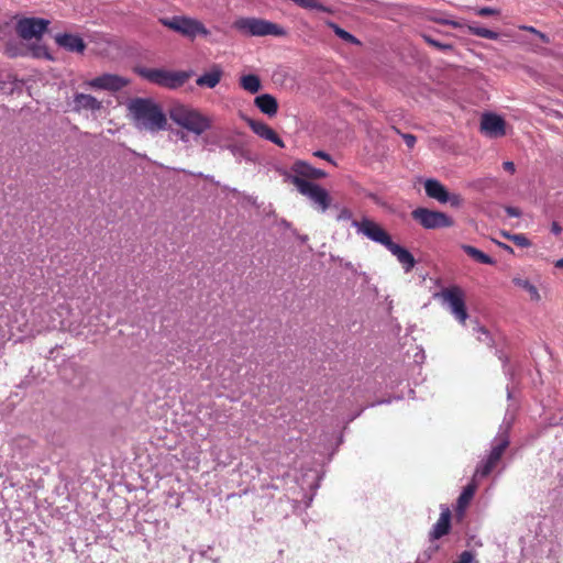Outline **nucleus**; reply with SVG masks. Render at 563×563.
I'll return each mask as SVG.
<instances>
[{
  "label": "nucleus",
  "mask_w": 563,
  "mask_h": 563,
  "mask_svg": "<svg viewBox=\"0 0 563 563\" xmlns=\"http://www.w3.org/2000/svg\"><path fill=\"white\" fill-rule=\"evenodd\" d=\"M170 120L178 126L199 136L213 125L211 117L200 110L183 103H175L168 110Z\"/></svg>",
  "instance_id": "nucleus-2"
},
{
  "label": "nucleus",
  "mask_w": 563,
  "mask_h": 563,
  "mask_svg": "<svg viewBox=\"0 0 563 563\" xmlns=\"http://www.w3.org/2000/svg\"><path fill=\"white\" fill-rule=\"evenodd\" d=\"M451 528V510L446 506H441V515L433 529L430 532V538L433 540L440 539L448 534Z\"/></svg>",
  "instance_id": "nucleus-19"
},
{
  "label": "nucleus",
  "mask_w": 563,
  "mask_h": 563,
  "mask_svg": "<svg viewBox=\"0 0 563 563\" xmlns=\"http://www.w3.org/2000/svg\"><path fill=\"white\" fill-rule=\"evenodd\" d=\"M503 167L505 170H507L511 174H514L516 172V166H515L514 162H511V161L504 162Z\"/></svg>",
  "instance_id": "nucleus-43"
},
{
  "label": "nucleus",
  "mask_w": 563,
  "mask_h": 563,
  "mask_svg": "<svg viewBox=\"0 0 563 563\" xmlns=\"http://www.w3.org/2000/svg\"><path fill=\"white\" fill-rule=\"evenodd\" d=\"M292 174H286V179L289 177H299L306 180L309 179H322L327 177V173L322 169L316 168L305 161H296L291 165Z\"/></svg>",
  "instance_id": "nucleus-15"
},
{
  "label": "nucleus",
  "mask_w": 563,
  "mask_h": 563,
  "mask_svg": "<svg viewBox=\"0 0 563 563\" xmlns=\"http://www.w3.org/2000/svg\"><path fill=\"white\" fill-rule=\"evenodd\" d=\"M130 84V80L117 74L104 73L88 81L86 86L96 90L118 92Z\"/></svg>",
  "instance_id": "nucleus-12"
},
{
  "label": "nucleus",
  "mask_w": 563,
  "mask_h": 563,
  "mask_svg": "<svg viewBox=\"0 0 563 563\" xmlns=\"http://www.w3.org/2000/svg\"><path fill=\"white\" fill-rule=\"evenodd\" d=\"M501 235H503L505 239L509 240V241H511V238H514V234H512V233H509V232H506V231H503V232H501Z\"/></svg>",
  "instance_id": "nucleus-49"
},
{
  "label": "nucleus",
  "mask_w": 563,
  "mask_h": 563,
  "mask_svg": "<svg viewBox=\"0 0 563 563\" xmlns=\"http://www.w3.org/2000/svg\"><path fill=\"white\" fill-rule=\"evenodd\" d=\"M223 69L219 64H213L208 71L203 73L196 79L198 87L214 88L219 85L223 77Z\"/></svg>",
  "instance_id": "nucleus-18"
},
{
  "label": "nucleus",
  "mask_w": 563,
  "mask_h": 563,
  "mask_svg": "<svg viewBox=\"0 0 563 563\" xmlns=\"http://www.w3.org/2000/svg\"><path fill=\"white\" fill-rule=\"evenodd\" d=\"M476 330L479 333V335L477 338L478 341L484 342V343H486L487 345L490 346L492 343H493V340L490 338L489 332L484 327H477Z\"/></svg>",
  "instance_id": "nucleus-34"
},
{
  "label": "nucleus",
  "mask_w": 563,
  "mask_h": 563,
  "mask_svg": "<svg viewBox=\"0 0 563 563\" xmlns=\"http://www.w3.org/2000/svg\"><path fill=\"white\" fill-rule=\"evenodd\" d=\"M479 16H488L499 14V11L489 7L481 8L476 11Z\"/></svg>",
  "instance_id": "nucleus-35"
},
{
  "label": "nucleus",
  "mask_w": 563,
  "mask_h": 563,
  "mask_svg": "<svg viewBox=\"0 0 563 563\" xmlns=\"http://www.w3.org/2000/svg\"><path fill=\"white\" fill-rule=\"evenodd\" d=\"M101 109L102 102L92 95L76 92L73 97V110L75 112H80L82 110L96 112L100 111Z\"/></svg>",
  "instance_id": "nucleus-17"
},
{
  "label": "nucleus",
  "mask_w": 563,
  "mask_h": 563,
  "mask_svg": "<svg viewBox=\"0 0 563 563\" xmlns=\"http://www.w3.org/2000/svg\"><path fill=\"white\" fill-rule=\"evenodd\" d=\"M511 242L520 247H529L531 245L530 240L522 233L514 234Z\"/></svg>",
  "instance_id": "nucleus-33"
},
{
  "label": "nucleus",
  "mask_w": 563,
  "mask_h": 563,
  "mask_svg": "<svg viewBox=\"0 0 563 563\" xmlns=\"http://www.w3.org/2000/svg\"><path fill=\"white\" fill-rule=\"evenodd\" d=\"M134 126L152 133L163 131L167 126V118L162 108L150 98H133L126 104Z\"/></svg>",
  "instance_id": "nucleus-1"
},
{
  "label": "nucleus",
  "mask_w": 563,
  "mask_h": 563,
  "mask_svg": "<svg viewBox=\"0 0 563 563\" xmlns=\"http://www.w3.org/2000/svg\"><path fill=\"white\" fill-rule=\"evenodd\" d=\"M512 283L516 286L525 289L529 294L531 300L537 301V302L541 300V296H540L537 287L534 285H532L528 279L515 277L512 279Z\"/></svg>",
  "instance_id": "nucleus-26"
},
{
  "label": "nucleus",
  "mask_w": 563,
  "mask_h": 563,
  "mask_svg": "<svg viewBox=\"0 0 563 563\" xmlns=\"http://www.w3.org/2000/svg\"><path fill=\"white\" fill-rule=\"evenodd\" d=\"M505 211L509 217L519 218L521 216L520 209L516 207L508 206L505 208Z\"/></svg>",
  "instance_id": "nucleus-41"
},
{
  "label": "nucleus",
  "mask_w": 563,
  "mask_h": 563,
  "mask_svg": "<svg viewBox=\"0 0 563 563\" xmlns=\"http://www.w3.org/2000/svg\"><path fill=\"white\" fill-rule=\"evenodd\" d=\"M411 217L427 230L450 228L453 225L452 218L446 213L422 207L415 209L411 212Z\"/></svg>",
  "instance_id": "nucleus-8"
},
{
  "label": "nucleus",
  "mask_w": 563,
  "mask_h": 563,
  "mask_svg": "<svg viewBox=\"0 0 563 563\" xmlns=\"http://www.w3.org/2000/svg\"><path fill=\"white\" fill-rule=\"evenodd\" d=\"M327 25L330 29H332L333 32L335 33V35L339 36L341 40H343V41H345L347 43H351V44H360V41L353 34H351L347 31L343 30L342 27H340L334 22L328 21Z\"/></svg>",
  "instance_id": "nucleus-27"
},
{
  "label": "nucleus",
  "mask_w": 563,
  "mask_h": 563,
  "mask_svg": "<svg viewBox=\"0 0 563 563\" xmlns=\"http://www.w3.org/2000/svg\"><path fill=\"white\" fill-rule=\"evenodd\" d=\"M54 40L59 47L70 53L84 54L87 48L84 38L78 34L57 33Z\"/></svg>",
  "instance_id": "nucleus-13"
},
{
  "label": "nucleus",
  "mask_w": 563,
  "mask_h": 563,
  "mask_svg": "<svg viewBox=\"0 0 563 563\" xmlns=\"http://www.w3.org/2000/svg\"><path fill=\"white\" fill-rule=\"evenodd\" d=\"M352 225L358 233L364 234L367 239L384 245L385 247L391 242L390 235L375 221L363 218L362 220H353Z\"/></svg>",
  "instance_id": "nucleus-11"
},
{
  "label": "nucleus",
  "mask_w": 563,
  "mask_h": 563,
  "mask_svg": "<svg viewBox=\"0 0 563 563\" xmlns=\"http://www.w3.org/2000/svg\"><path fill=\"white\" fill-rule=\"evenodd\" d=\"M474 555L471 551H464L460 555V560L456 563H472Z\"/></svg>",
  "instance_id": "nucleus-37"
},
{
  "label": "nucleus",
  "mask_w": 563,
  "mask_h": 563,
  "mask_svg": "<svg viewBox=\"0 0 563 563\" xmlns=\"http://www.w3.org/2000/svg\"><path fill=\"white\" fill-rule=\"evenodd\" d=\"M228 148L230 150L232 155L238 158H245L249 161L251 159L249 151H246L243 146H241L239 144H231L228 146Z\"/></svg>",
  "instance_id": "nucleus-31"
},
{
  "label": "nucleus",
  "mask_w": 563,
  "mask_h": 563,
  "mask_svg": "<svg viewBox=\"0 0 563 563\" xmlns=\"http://www.w3.org/2000/svg\"><path fill=\"white\" fill-rule=\"evenodd\" d=\"M158 22L190 41L197 36L208 37L210 35V31L200 20L188 15L163 16L158 19Z\"/></svg>",
  "instance_id": "nucleus-3"
},
{
  "label": "nucleus",
  "mask_w": 563,
  "mask_h": 563,
  "mask_svg": "<svg viewBox=\"0 0 563 563\" xmlns=\"http://www.w3.org/2000/svg\"><path fill=\"white\" fill-rule=\"evenodd\" d=\"M135 71L147 81L168 89L181 87L192 76V71H173L164 68L137 67Z\"/></svg>",
  "instance_id": "nucleus-4"
},
{
  "label": "nucleus",
  "mask_w": 563,
  "mask_h": 563,
  "mask_svg": "<svg viewBox=\"0 0 563 563\" xmlns=\"http://www.w3.org/2000/svg\"><path fill=\"white\" fill-rule=\"evenodd\" d=\"M234 27L250 36L287 35L283 26L260 18H240L234 22Z\"/></svg>",
  "instance_id": "nucleus-6"
},
{
  "label": "nucleus",
  "mask_w": 563,
  "mask_h": 563,
  "mask_svg": "<svg viewBox=\"0 0 563 563\" xmlns=\"http://www.w3.org/2000/svg\"><path fill=\"white\" fill-rule=\"evenodd\" d=\"M401 136L409 148H412L415 146L417 139L413 134L404 133L401 134Z\"/></svg>",
  "instance_id": "nucleus-38"
},
{
  "label": "nucleus",
  "mask_w": 563,
  "mask_h": 563,
  "mask_svg": "<svg viewBox=\"0 0 563 563\" xmlns=\"http://www.w3.org/2000/svg\"><path fill=\"white\" fill-rule=\"evenodd\" d=\"M289 181L297 190L308 198L311 205L320 212H325L331 206V196L327 189L320 185L299 177H289Z\"/></svg>",
  "instance_id": "nucleus-5"
},
{
  "label": "nucleus",
  "mask_w": 563,
  "mask_h": 563,
  "mask_svg": "<svg viewBox=\"0 0 563 563\" xmlns=\"http://www.w3.org/2000/svg\"><path fill=\"white\" fill-rule=\"evenodd\" d=\"M555 266L563 268V257L556 261Z\"/></svg>",
  "instance_id": "nucleus-50"
},
{
  "label": "nucleus",
  "mask_w": 563,
  "mask_h": 563,
  "mask_svg": "<svg viewBox=\"0 0 563 563\" xmlns=\"http://www.w3.org/2000/svg\"><path fill=\"white\" fill-rule=\"evenodd\" d=\"M241 87L250 93H256L260 91L262 85L261 79L256 75H245L240 78Z\"/></svg>",
  "instance_id": "nucleus-25"
},
{
  "label": "nucleus",
  "mask_w": 563,
  "mask_h": 563,
  "mask_svg": "<svg viewBox=\"0 0 563 563\" xmlns=\"http://www.w3.org/2000/svg\"><path fill=\"white\" fill-rule=\"evenodd\" d=\"M435 21L438 23L442 24V25H450V26H453L455 29L462 27V24L459 21L446 20V19H440V20H435Z\"/></svg>",
  "instance_id": "nucleus-40"
},
{
  "label": "nucleus",
  "mask_w": 563,
  "mask_h": 563,
  "mask_svg": "<svg viewBox=\"0 0 563 563\" xmlns=\"http://www.w3.org/2000/svg\"><path fill=\"white\" fill-rule=\"evenodd\" d=\"M245 121L256 135L264 140L271 141L279 147H285L284 141L268 124L262 121L253 120L251 118H245Z\"/></svg>",
  "instance_id": "nucleus-16"
},
{
  "label": "nucleus",
  "mask_w": 563,
  "mask_h": 563,
  "mask_svg": "<svg viewBox=\"0 0 563 563\" xmlns=\"http://www.w3.org/2000/svg\"><path fill=\"white\" fill-rule=\"evenodd\" d=\"M446 202H450L451 206L460 207L463 202V199L460 195L449 192V199L446 200Z\"/></svg>",
  "instance_id": "nucleus-36"
},
{
  "label": "nucleus",
  "mask_w": 563,
  "mask_h": 563,
  "mask_svg": "<svg viewBox=\"0 0 563 563\" xmlns=\"http://www.w3.org/2000/svg\"><path fill=\"white\" fill-rule=\"evenodd\" d=\"M424 190L428 197L438 200L441 203H446L449 199V191L437 179L429 178L424 181Z\"/></svg>",
  "instance_id": "nucleus-21"
},
{
  "label": "nucleus",
  "mask_w": 563,
  "mask_h": 563,
  "mask_svg": "<svg viewBox=\"0 0 563 563\" xmlns=\"http://www.w3.org/2000/svg\"><path fill=\"white\" fill-rule=\"evenodd\" d=\"M4 53L10 58H15L19 56H25L27 49L22 44H19L16 42H8L5 44Z\"/></svg>",
  "instance_id": "nucleus-29"
},
{
  "label": "nucleus",
  "mask_w": 563,
  "mask_h": 563,
  "mask_svg": "<svg viewBox=\"0 0 563 563\" xmlns=\"http://www.w3.org/2000/svg\"><path fill=\"white\" fill-rule=\"evenodd\" d=\"M476 490V485L471 483L467 486L464 487L463 492L457 498L456 504V517L462 518L464 516V511L468 504L471 503L472 498L474 497Z\"/></svg>",
  "instance_id": "nucleus-23"
},
{
  "label": "nucleus",
  "mask_w": 563,
  "mask_h": 563,
  "mask_svg": "<svg viewBox=\"0 0 563 563\" xmlns=\"http://www.w3.org/2000/svg\"><path fill=\"white\" fill-rule=\"evenodd\" d=\"M49 21L42 18H23L15 24L16 34L25 41H40L47 31Z\"/></svg>",
  "instance_id": "nucleus-10"
},
{
  "label": "nucleus",
  "mask_w": 563,
  "mask_h": 563,
  "mask_svg": "<svg viewBox=\"0 0 563 563\" xmlns=\"http://www.w3.org/2000/svg\"><path fill=\"white\" fill-rule=\"evenodd\" d=\"M481 130L490 137H499L506 134L505 120L494 113H485L481 120Z\"/></svg>",
  "instance_id": "nucleus-14"
},
{
  "label": "nucleus",
  "mask_w": 563,
  "mask_h": 563,
  "mask_svg": "<svg viewBox=\"0 0 563 563\" xmlns=\"http://www.w3.org/2000/svg\"><path fill=\"white\" fill-rule=\"evenodd\" d=\"M26 49L30 51L32 56L35 58H44L47 60H54L53 56L48 52V48L43 44L34 43V44L30 45Z\"/></svg>",
  "instance_id": "nucleus-28"
},
{
  "label": "nucleus",
  "mask_w": 563,
  "mask_h": 563,
  "mask_svg": "<svg viewBox=\"0 0 563 563\" xmlns=\"http://www.w3.org/2000/svg\"><path fill=\"white\" fill-rule=\"evenodd\" d=\"M462 250L470 257H472L474 261H476L478 263L486 264V265H494L496 263L495 260L492 258L489 255L485 254L484 252H482L481 250H478L472 245L463 244Z\"/></svg>",
  "instance_id": "nucleus-24"
},
{
  "label": "nucleus",
  "mask_w": 563,
  "mask_h": 563,
  "mask_svg": "<svg viewBox=\"0 0 563 563\" xmlns=\"http://www.w3.org/2000/svg\"><path fill=\"white\" fill-rule=\"evenodd\" d=\"M254 103L262 113L268 117H274L278 111V102L276 98L269 93L257 96Z\"/></svg>",
  "instance_id": "nucleus-22"
},
{
  "label": "nucleus",
  "mask_w": 563,
  "mask_h": 563,
  "mask_svg": "<svg viewBox=\"0 0 563 563\" xmlns=\"http://www.w3.org/2000/svg\"><path fill=\"white\" fill-rule=\"evenodd\" d=\"M467 30L473 35L488 38V40H498V37H499V34L497 32L488 30L486 27L467 25Z\"/></svg>",
  "instance_id": "nucleus-30"
},
{
  "label": "nucleus",
  "mask_w": 563,
  "mask_h": 563,
  "mask_svg": "<svg viewBox=\"0 0 563 563\" xmlns=\"http://www.w3.org/2000/svg\"><path fill=\"white\" fill-rule=\"evenodd\" d=\"M352 211L347 208L341 209V211L338 214V221H344V220H351L352 219Z\"/></svg>",
  "instance_id": "nucleus-39"
},
{
  "label": "nucleus",
  "mask_w": 563,
  "mask_h": 563,
  "mask_svg": "<svg viewBox=\"0 0 563 563\" xmlns=\"http://www.w3.org/2000/svg\"><path fill=\"white\" fill-rule=\"evenodd\" d=\"M509 445V435L508 430H504L498 434L496 438V444L493 446L487 460L483 462L477 468L474 474V479L477 476L485 477L487 476L493 468L497 465V463L500 461L505 450Z\"/></svg>",
  "instance_id": "nucleus-9"
},
{
  "label": "nucleus",
  "mask_w": 563,
  "mask_h": 563,
  "mask_svg": "<svg viewBox=\"0 0 563 563\" xmlns=\"http://www.w3.org/2000/svg\"><path fill=\"white\" fill-rule=\"evenodd\" d=\"M498 245H499L500 247H503L505 251H507V252H509V253H514V250H512V247H511V246H509V245H507V244H505V243H500V242L498 243Z\"/></svg>",
  "instance_id": "nucleus-48"
},
{
  "label": "nucleus",
  "mask_w": 563,
  "mask_h": 563,
  "mask_svg": "<svg viewBox=\"0 0 563 563\" xmlns=\"http://www.w3.org/2000/svg\"><path fill=\"white\" fill-rule=\"evenodd\" d=\"M313 155H314L316 157H319V158L325 159V161H328V162H330V163H334V162L332 161L331 156H330L328 153H325L324 151H316V152L313 153Z\"/></svg>",
  "instance_id": "nucleus-42"
},
{
  "label": "nucleus",
  "mask_w": 563,
  "mask_h": 563,
  "mask_svg": "<svg viewBox=\"0 0 563 563\" xmlns=\"http://www.w3.org/2000/svg\"><path fill=\"white\" fill-rule=\"evenodd\" d=\"M464 296V291L459 286L444 288L435 295V297L441 298L442 301L449 306L451 313L462 324H464L468 318Z\"/></svg>",
  "instance_id": "nucleus-7"
},
{
  "label": "nucleus",
  "mask_w": 563,
  "mask_h": 563,
  "mask_svg": "<svg viewBox=\"0 0 563 563\" xmlns=\"http://www.w3.org/2000/svg\"><path fill=\"white\" fill-rule=\"evenodd\" d=\"M423 40L428 44H430L431 46H433V47H435L438 49H441V51H452L453 49V45L452 44L441 43V42L432 38L429 35H423Z\"/></svg>",
  "instance_id": "nucleus-32"
},
{
  "label": "nucleus",
  "mask_w": 563,
  "mask_h": 563,
  "mask_svg": "<svg viewBox=\"0 0 563 563\" xmlns=\"http://www.w3.org/2000/svg\"><path fill=\"white\" fill-rule=\"evenodd\" d=\"M386 249L397 257L398 262L402 265L406 272H410L415 267L416 260L407 249L394 243L393 241Z\"/></svg>",
  "instance_id": "nucleus-20"
},
{
  "label": "nucleus",
  "mask_w": 563,
  "mask_h": 563,
  "mask_svg": "<svg viewBox=\"0 0 563 563\" xmlns=\"http://www.w3.org/2000/svg\"><path fill=\"white\" fill-rule=\"evenodd\" d=\"M521 30L523 31H527L529 33H532V34H537L539 30H537L536 27L533 26H528V25H522L520 26Z\"/></svg>",
  "instance_id": "nucleus-46"
},
{
  "label": "nucleus",
  "mask_w": 563,
  "mask_h": 563,
  "mask_svg": "<svg viewBox=\"0 0 563 563\" xmlns=\"http://www.w3.org/2000/svg\"><path fill=\"white\" fill-rule=\"evenodd\" d=\"M543 43L545 44H549L550 43V37L545 34V33H542L540 31H538V33L536 34Z\"/></svg>",
  "instance_id": "nucleus-45"
},
{
  "label": "nucleus",
  "mask_w": 563,
  "mask_h": 563,
  "mask_svg": "<svg viewBox=\"0 0 563 563\" xmlns=\"http://www.w3.org/2000/svg\"><path fill=\"white\" fill-rule=\"evenodd\" d=\"M177 135H178V137H179L183 142H187V141H188V135H187L185 132H183V131H178V132H177Z\"/></svg>",
  "instance_id": "nucleus-47"
},
{
  "label": "nucleus",
  "mask_w": 563,
  "mask_h": 563,
  "mask_svg": "<svg viewBox=\"0 0 563 563\" xmlns=\"http://www.w3.org/2000/svg\"><path fill=\"white\" fill-rule=\"evenodd\" d=\"M551 232L555 235H559L562 232V228L558 222H552L551 224Z\"/></svg>",
  "instance_id": "nucleus-44"
}]
</instances>
